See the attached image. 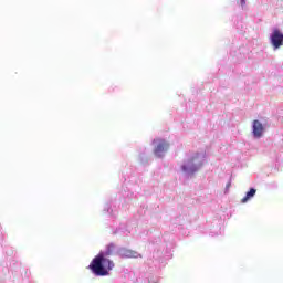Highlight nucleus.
<instances>
[{
  "mask_svg": "<svg viewBox=\"0 0 283 283\" xmlns=\"http://www.w3.org/2000/svg\"><path fill=\"white\" fill-rule=\"evenodd\" d=\"M112 255V247L101 250L99 253L91 261L88 269L95 277H107L109 271L114 269V261L107 259Z\"/></svg>",
  "mask_w": 283,
  "mask_h": 283,
  "instance_id": "1",
  "label": "nucleus"
},
{
  "mask_svg": "<svg viewBox=\"0 0 283 283\" xmlns=\"http://www.w3.org/2000/svg\"><path fill=\"white\" fill-rule=\"evenodd\" d=\"M175 235L166 232L163 237H155L150 244L154 251H157L158 255H169L171 253V249L176 247Z\"/></svg>",
  "mask_w": 283,
  "mask_h": 283,
  "instance_id": "2",
  "label": "nucleus"
},
{
  "mask_svg": "<svg viewBox=\"0 0 283 283\" xmlns=\"http://www.w3.org/2000/svg\"><path fill=\"white\" fill-rule=\"evenodd\" d=\"M111 247V255H118L119 258H143V254L127 249L125 247H118L116 243L111 242L106 245V249H109Z\"/></svg>",
  "mask_w": 283,
  "mask_h": 283,
  "instance_id": "3",
  "label": "nucleus"
},
{
  "mask_svg": "<svg viewBox=\"0 0 283 283\" xmlns=\"http://www.w3.org/2000/svg\"><path fill=\"white\" fill-rule=\"evenodd\" d=\"M138 227V223L136 221H128L127 223H120L116 229L113 230V235H122L124 238H127Z\"/></svg>",
  "mask_w": 283,
  "mask_h": 283,
  "instance_id": "4",
  "label": "nucleus"
},
{
  "mask_svg": "<svg viewBox=\"0 0 283 283\" xmlns=\"http://www.w3.org/2000/svg\"><path fill=\"white\" fill-rule=\"evenodd\" d=\"M202 167V161L198 158V156L190 158L185 165L181 166L184 174H196L198 169Z\"/></svg>",
  "mask_w": 283,
  "mask_h": 283,
  "instance_id": "5",
  "label": "nucleus"
},
{
  "mask_svg": "<svg viewBox=\"0 0 283 283\" xmlns=\"http://www.w3.org/2000/svg\"><path fill=\"white\" fill-rule=\"evenodd\" d=\"M116 205H118L116 199H109L104 205L103 213L108 218H116V212L118 211V207Z\"/></svg>",
  "mask_w": 283,
  "mask_h": 283,
  "instance_id": "6",
  "label": "nucleus"
},
{
  "mask_svg": "<svg viewBox=\"0 0 283 283\" xmlns=\"http://www.w3.org/2000/svg\"><path fill=\"white\" fill-rule=\"evenodd\" d=\"M271 45L274 50H280L283 45V33L280 29H274L271 36H270Z\"/></svg>",
  "mask_w": 283,
  "mask_h": 283,
  "instance_id": "7",
  "label": "nucleus"
},
{
  "mask_svg": "<svg viewBox=\"0 0 283 283\" xmlns=\"http://www.w3.org/2000/svg\"><path fill=\"white\" fill-rule=\"evenodd\" d=\"M157 143L158 144L154 149V154L157 156V158H163L166 151L169 149V144L165 142V139H157Z\"/></svg>",
  "mask_w": 283,
  "mask_h": 283,
  "instance_id": "8",
  "label": "nucleus"
},
{
  "mask_svg": "<svg viewBox=\"0 0 283 283\" xmlns=\"http://www.w3.org/2000/svg\"><path fill=\"white\" fill-rule=\"evenodd\" d=\"M252 134L254 138H262V136H264V125L258 119L252 122Z\"/></svg>",
  "mask_w": 283,
  "mask_h": 283,
  "instance_id": "9",
  "label": "nucleus"
},
{
  "mask_svg": "<svg viewBox=\"0 0 283 283\" xmlns=\"http://www.w3.org/2000/svg\"><path fill=\"white\" fill-rule=\"evenodd\" d=\"M255 193H258V189L250 188L249 191L245 192V196L241 199L242 205H247L249 200H253L255 198Z\"/></svg>",
  "mask_w": 283,
  "mask_h": 283,
  "instance_id": "10",
  "label": "nucleus"
},
{
  "mask_svg": "<svg viewBox=\"0 0 283 283\" xmlns=\"http://www.w3.org/2000/svg\"><path fill=\"white\" fill-rule=\"evenodd\" d=\"M147 283H160V277L159 276H149L147 280H146Z\"/></svg>",
  "mask_w": 283,
  "mask_h": 283,
  "instance_id": "11",
  "label": "nucleus"
},
{
  "mask_svg": "<svg viewBox=\"0 0 283 283\" xmlns=\"http://www.w3.org/2000/svg\"><path fill=\"white\" fill-rule=\"evenodd\" d=\"M229 189H231V179L228 180V182L226 184V188H224V193H229Z\"/></svg>",
  "mask_w": 283,
  "mask_h": 283,
  "instance_id": "12",
  "label": "nucleus"
},
{
  "mask_svg": "<svg viewBox=\"0 0 283 283\" xmlns=\"http://www.w3.org/2000/svg\"><path fill=\"white\" fill-rule=\"evenodd\" d=\"M268 189H277V184L273 182V184H266Z\"/></svg>",
  "mask_w": 283,
  "mask_h": 283,
  "instance_id": "13",
  "label": "nucleus"
},
{
  "mask_svg": "<svg viewBox=\"0 0 283 283\" xmlns=\"http://www.w3.org/2000/svg\"><path fill=\"white\" fill-rule=\"evenodd\" d=\"M125 198H126V201H127V200H132V198H134V192H128V193L125 196Z\"/></svg>",
  "mask_w": 283,
  "mask_h": 283,
  "instance_id": "14",
  "label": "nucleus"
},
{
  "mask_svg": "<svg viewBox=\"0 0 283 283\" xmlns=\"http://www.w3.org/2000/svg\"><path fill=\"white\" fill-rule=\"evenodd\" d=\"M241 6H244L247 3L245 0H240Z\"/></svg>",
  "mask_w": 283,
  "mask_h": 283,
  "instance_id": "15",
  "label": "nucleus"
},
{
  "mask_svg": "<svg viewBox=\"0 0 283 283\" xmlns=\"http://www.w3.org/2000/svg\"><path fill=\"white\" fill-rule=\"evenodd\" d=\"M210 235L213 238V237L218 235V233H216V235H214L213 232H210Z\"/></svg>",
  "mask_w": 283,
  "mask_h": 283,
  "instance_id": "16",
  "label": "nucleus"
}]
</instances>
